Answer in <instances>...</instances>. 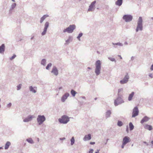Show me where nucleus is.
Returning a JSON list of instances; mask_svg holds the SVG:
<instances>
[{
  "instance_id": "nucleus-7",
  "label": "nucleus",
  "mask_w": 153,
  "mask_h": 153,
  "mask_svg": "<svg viewBox=\"0 0 153 153\" xmlns=\"http://www.w3.org/2000/svg\"><path fill=\"white\" fill-rule=\"evenodd\" d=\"M139 110L137 106L135 107L133 109L132 113V117H134L138 115Z\"/></svg>"
},
{
  "instance_id": "nucleus-41",
  "label": "nucleus",
  "mask_w": 153,
  "mask_h": 153,
  "mask_svg": "<svg viewBox=\"0 0 153 153\" xmlns=\"http://www.w3.org/2000/svg\"><path fill=\"white\" fill-rule=\"evenodd\" d=\"M126 144L123 143H122V144L121 146V148L122 149H123L124 148V146L125 145H126Z\"/></svg>"
},
{
  "instance_id": "nucleus-40",
  "label": "nucleus",
  "mask_w": 153,
  "mask_h": 153,
  "mask_svg": "<svg viewBox=\"0 0 153 153\" xmlns=\"http://www.w3.org/2000/svg\"><path fill=\"white\" fill-rule=\"evenodd\" d=\"M16 4L15 3H14L12 4V7L13 8H14L16 6Z\"/></svg>"
},
{
  "instance_id": "nucleus-15",
  "label": "nucleus",
  "mask_w": 153,
  "mask_h": 153,
  "mask_svg": "<svg viewBox=\"0 0 153 153\" xmlns=\"http://www.w3.org/2000/svg\"><path fill=\"white\" fill-rule=\"evenodd\" d=\"M91 135L90 134L85 135L83 138V140L84 141H88L91 139Z\"/></svg>"
},
{
  "instance_id": "nucleus-61",
  "label": "nucleus",
  "mask_w": 153,
  "mask_h": 153,
  "mask_svg": "<svg viewBox=\"0 0 153 153\" xmlns=\"http://www.w3.org/2000/svg\"><path fill=\"white\" fill-rule=\"evenodd\" d=\"M88 69H91V68H88Z\"/></svg>"
},
{
  "instance_id": "nucleus-12",
  "label": "nucleus",
  "mask_w": 153,
  "mask_h": 153,
  "mask_svg": "<svg viewBox=\"0 0 153 153\" xmlns=\"http://www.w3.org/2000/svg\"><path fill=\"white\" fill-rule=\"evenodd\" d=\"M130 141V138L128 136H125L123 139L122 143L126 144L127 143L129 142Z\"/></svg>"
},
{
  "instance_id": "nucleus-10",
  "label": "nucleus",
  "mask_w": 153,
  "mask_h": 153,
  "mask_svg": "<svg viewBox=\"0 0 153 153\" xmlns=\"http://www.w3.org/2000/svg\"><path fill=\"white\" fill-rule=\"evenodd\" d=\"M69 96V94L68 92L65 93L62 97L61 98V101L64 102L66 100L68 97Z\"/></svg>"
},
{
  "instance_id": "nucleus-48",
  "label": "nucleus",
  "mask_w": 153,
  "mask_h": 153,
  "mask_svg": "<svg viewBox=\"0 0 153 153\" xmlns=\"http://www.w3.org/2000/svg\"><path fill=\"white\" fill-rule=\"evenodd\" d=\"M122 90V89H119L118 90V93L119 94V93Z\"/></svg>"
},
{
  "instance_id": "nucleus-3",
  "label": "nucleus",
  "mask_w": 153,
  "mask_h": 153,
  "mask_svg": "<svg viewBox=\"0 0 153 153\" xmlns=\"http://www.w3.org/2000/svg\"><path fill=\"white\" fill-rule=\"evenodd\" d=\"M46 120V118L44 115H38L37 118V121L39 125H41Z\"/></svg>"
},
{
  "instance_id": "nucleus-30",
  "label": "nucleus",
  "mask_w": 153,
  "mask_h": 153,
  "mask_svg": "<svg viewBox=\"0 0 153 153\" xmlns=\"http://www.w3.org/2000/svg\"><path fill=\"white\" fill-rule=\"evenodd\" d=\"M117 126L119 127H121L123 125V123L121 121L118 120L117 122Z\"/></svg>"
},
{
  "instance_id": "nucleus-37",
  "label": "nucleus",
  "mask_w": 153,
  "mask_h": 153,
  "mask_svg": "<svg viewBox=\"0 0 153 153\" xmlns=\"http://www.w3.org/2000/svg\"><path fill=\"white\" fill-rule=\"evenodd\" d=\"M46 31H47V30H45V29H44V31L42 32V35H44L45 34V33H46Z\"/></svg>"
},
{
  "instance_id": "nucleus-53",
  "label": "nucleus",
  "mask_w": 153,
  "mask_h": 153,
  "mask_svg": "<svg viewBox=\"0 0 153 153\" xmlns=\"http://www.w3.org/2000/svg\"><path fill=\"white\" fill-rule=\"evenodd\" d=\"M62 87H60L59 88H58V89H59V90H60V89H62Z\"/></svg>"
},
{
  "instance_id": "nucleus-39",
  "label": "nucleus",
  "mask_w": 153,
  "mask_h": 153,
  "mask_svg": "<svg viewBox=\"0 0 153 153\" xmlns=\"http://www.w3.org/2000/svg\"><path fill=\"white\" fill-rule=\"evenodd\" d=\"M93 150L92 149H90L88 153H93Z\"/></svg>"
},
{
  "instance_id": "nucleus-60",
  "label": "nucleus",
  "mask_w": 153,
  "mask_h": 153,
  "mask_svg": "<svg viewBox=\"0 0 153 153\" xmlns=\"http://www.w3.org/2000/svg\"><path fill=\"white\" fill-rule=\"evenodd\" d=\"M3 149V148L2 147H0V150L1 149Z\"/></svg>"
},
{
  "instance_id": "nucleus-20",
  "label": "nucleus",
  "mask_w": 153,
  "mask_h": 153,
  "mask_svg": "<svg viewBox=\"0 0 153 153\" xmlns=\"http://www.w3.org/2000/svg\"><path fill=\"white\" fill-rule=\"evenodd\" d=\"M134 92L133 91L131 92V94H129V97H128V100L129 101H130L132 100V97L134 95Z\"/></svg>"
},
{
  "instance_id": "nucleus-26",
  "label": "nucleus",
  "mask_w": 153,
  "mask_h": 153,
  "mask_svg": "<svg viewBox=\"0 0 153 153\" xmlns=\"http://www.w3.org/2000/svg\"><path fill=\"white\" fill-rule=\"evenodd\" d=\"M122 1L123 0H117L116 2V4L119 6H120L122 4Z\"/></svg>"
},
{
  "instance_id": "nucleus-63",
  "label": "nucleus",
  "mask_w": 153,
  "mask_h": 153,
  "mask_svg": "<svg viewBox=\"0 0 153 153\" xmlns=\"http://www.w3.org/2000/svg\"><path fill=\"white\" fill-rule=\"evenodd\" d=\"M12 1L13 2L15 1V0H12Z\"/></svg>"
},
{
  "instance_id": "nucleus-21",
  "label": "nucleus",
  "mask_w": 153,
  "mask_h": 153,
  "mask_svg": "<svg viewBox=\"0 0 153 153\" xmlns=\"http://www.w3.org/2000/svg\"><path fill=\"white\" fill-rule=\"evenodd\" d=\"M144 128L146 129H148L149 130H151L152 129V127L151 126L148 124H146L144 126Z\"/></svg>"
},
{
  "instance_id": "nucleus-32",
  "label": "nucleus",
  "mask_w": 153,
  "mask_h": 153,
  "mask_svg": "<svg viewBox=\"0 0 153 153\" xmlns=\"http://www.w3.org/2000/svg\"><path fill=\"white\" fill-rule=\"evenodd\" d=\"M22 86V85L21 84H19V85L17 86V90H19L21 88V87Z\"/></svg>"
},
{
  "instance_id": "nucleus-44",
  "label": "nucleus",
  "mask_w": 153,
  "mask_h": 153,
  "mask_svg": "<svg viewBox=\"0 0 153 153\" xmlns=\"http://www.w3.org/2000/svg\"><path fill=\"white\" fill-rule=\"evenodd\" d=\"M52 64L51 63H50L47 65L46 67H51L52 66Z\"/></svg>"
},
{
  "instance_id": "nucleus-16",
  "label": "nucleus",
  "mask_w": 153,
  "mask_h": 153,
  "mask_svg": "<svg viewBox=\"0 0 153 153\" xmlns=\"http://www.w3.org/2000/svg\"><path fill=\"white\" fill-rule=\"evenodd\" d=\"M51 72L55 76H57L58 74V70L56 68H53Z\"/></svg>"
},
{
  "instance_id": "nucleus-49",
  "label": "nucleus",
  "mask_w": 153,
  "mask_h": 153,
  "mask_svg": "<svg viewBox=\"0 0 153 153\" xmlns=\"http://www.w3.org/2000/svg\"><path fill=\"white\" fill-rule=\"evenodd\" d=\"M118 56L120 57V59H122V58L120 55H118Z\"/></svg>"
},
{
  "instance_id": "nucleus-50",
  "label": "nucleus",
  "mask_w": 153,
  "mask_h": 153,
  "mask_svg": "<svg viewBox=\"0 0 153 153\" xmlns=\"http://www.w3.org/2000/svg\"><path fill=\"white\" fill-rule=\"evenodd\" d=\"M143 143H145V144H146L147 146H148L149 145L146 142L144 141L143 142Z\"/></svg>"
},
{
  "instance_id": "nucleus-54",
  "label": "nucleus",
  "mask_w": 153,
  "mask_h": 153,
  "mask_svg": "<svg viewBox=\"0 0 153 153\" xmlns=\"http://www.w3.org/2000/svg\"><path fill=\"white\" fill-rule=\"evenodd\" d=\"M99 151H100V150H97V152H95V153H99Z\"/></svg>"
},
{
  "instance_id": "nucleus-23",
  "label": "nucleus",
  "mask_w": 153,
  "mask_h": 153,
  "mask_svg": "<svg viewBox=\"0 0 153 153\" xmlns=\"http://www.w3.org/2000/svg\"><path fill=\"white\" fill-rule=\"evenodd\" d=\"M48 15H44L41 18L40 21V22L42 23L43 22V21L48 17Z\"/></svg>"
},
{
  "instance_id": "nucleus-14",
  "label": "nucleus",
  "mask_w": 153,
  "mask_h": 153,
  "mask_svg": "<svg viewBox=\"0 0 153 153\" xmlns=\"http://www.w3.org/2000/svg\"><path fill=\"white\" fill-rule=\"evenodd\" d=\"M150 119V118L147 116H145L140 121V123L141 124H143L144 123L147 122Z\"/></svg>"
},
{
  "instance_id": "nucleus-46",
  "label": "nucleus",
  "mask_w": 153,
  "mask_h": 153,
  "mask_svg": "<svg viewBox=\"0 0 153 153\" xmlns=\"http://www.w3.org/2000/svg\"><path fill=\"white\" fill-rule=\"evenodd\" d=\"M90 144L91 145H94L95 144V142H90Z\"/></svg>"
},
{
  "instance_id": "nucleus-42",
  "label": "nucleus",
  "mask_w": 153,
  "mask_h": 153,
  "mask_svg": "<svg viewBox=\"0 0 153 153\" xmlns=\"http://www.w3.org/2000/svg\"><path fill=\"white\" fill-rule=\"evenodd\" d=\"M149 76L151 78H153V76H152V74H149Z\"/></svg>"
},
{
  "instance_id": "nucleus-45",
  "label": "nucleus",
  "mask_w": 153,
  "mask_h": 153,
  "mask_svg": "<svg viewBox=\"0 0 153 153\" xmlns=\"http://www.w3.org/2000/svg\"><path fill=\"white\" fill-rule=\"evenodd\" d=\"M70 40V39L69 38V39H68V40H67L66 41V43L67 44H68V43L69 42Z\"/></svg>"
},
{
  "instance_id": "nucleus-31",
  "label": "nucleus",
  "mask_w": 153,
  "mask_h": 153,
  "mask_svg": "<svg viewBox=\"0 0 153 153\" xmlns=\"http://www.w3.org/2000/svg\"><path fill=\"white\" fill-rule=\"evenodd\" d=\"M49 26V23L48 22H46L45 24L44 29L47 30Z\"/></svg>"
},
{
  "instance_id": "nucleus-22",
  "label": "nucleus",
  "mask_w": 153,
  "mask_h": 153,
  "mask_svg": "<svg viewBox=\"0 0 153 153\" xmlns=\"http://www.w3.org/2000/svg\"><path fill=\"white\" fill-rule=\"evenodd\" d=\"M5 46L4 44H2L0 46V53H3L4 51Z\"/></svg>"
},
{
  "instance_id": "nucleus-43",
  "label": "nucleus",
  "mask_w": 153,
  "mask_h": 153,
  "mask_svg": "<svg viewBox=\"0 0 153 153\" xmlns=\"http://www.w3.org/2000/svg\"><path fill=\"white\" fill-rule=\"evenodd\" d=\"M65 137H62V138H59V140H65Z\"/></svg>"
},
{
  "instance_id": "nucleus-64",
  "label": "nucleus",
  "mask_w": 153,
  "mask_h": 153,
  "mask_svg": "<svg viewBox=\"0 0 153 153\" xmlns=\"http://www.w3.org/2000/svg\"><path fill=\"white\" fill-rule=\"evenodd\" d=\"M151 67H153V64L152 65Z\"/></svg>"
},
{
  "instance_id": "nucleus-6",
  "label": "nucleus",
  "mask_w": 153,
  "mask_h": 153,
  "mask_svg": "<svg viewBox=\"0 0 153 153\" xmlns=\"http://www.w3.org/2000/svg\"><path fill=\"white\" fill-rule=\"evenodd\" d=\"M129 79V76L128 73H127L123 79L120 81V83L122 84L126 83L128 81Z\"/></svg>"
},
{
  "instance_id": "nucleus-51",
  "label": "nucleus",
  "mask_w": 153,
  "mask_h": 153,
  "mask_svg": "<svg viewBox=\"0 0 153 153\" xmlns=\"http://www.w3.org/2000/svg\"><path fill=\"white\" fill-rule=\"evenodd\" d=\"M126 131L127 132H128V126H127Z\"/></svg>"
},
{
  "instance_id": "nucleus-19",
  "label": "nucleus",
  "mask_w": 153,
  "mask_h": 153,
  "mask_svg": "<svg viewBox=\"0 0 153 153\" xmlns=\"http://www.w3.org/2000/svg\"><path fill=\"white\" fill-rule=\"evenodd\" d=\"M11 143L9 141H7L5 144L4 149H7L9 147V146L10 145Z\"/></svg>"
},
{
  "instance_id": "nucleus-29",
  "label": "nucleus",
  "mask_w": 153,
  "mask_h": 153,
  "mask_svg": "<svg viewBox=\"0 0 153 153\" xmlns=\"http://www.w3.org/2000/svg\"><path fill=\"white\" fill-rule=\"evenodd\" d=\"M71 146L73 145L75 142L74 138V137H72L71 139Z\"/></svg>"
},
{
  "instance_id": "nucleus-34",
  "label": "nucleus",
  "mask_w": 153,
  "mask_h": 153,
  "mask_svg": "<svg viewBox=\"0 0 153 153\" xmlns=\"http://www.w3.org/2000/svg\"><path fill=\"white\" fill-rule=\"evenodd\" d=\"M16 56L15 54H14L13 55L11 58H10V60H12L14 59Z\"/></svg>"
},
{
  "instance_id": "nucleus-2",
  "label": "nucleus",
  "mask_w": 153,
  "mask_h": 153,
  "mask_svg": "<svg viewBox=\"0 0 153 153\" xmlns=\"http://www.w3.org/2000/svg\"><path fill=\"white\" fill-rule=\"evenodd\" d=\"M118 97L114 101V104L115 106L120 105L124 102L122 99V96L119 94H118Z\"/></svg>"
},
{
  "instance_id": "nucleus-1",
  "label": "nucleus",
  "mask_w": 153,
  "mask_h": 153,
  "mask_svg": "<svg viewBox=\"0 0 153 153\" xmlns=\"http://www.w3.org/2000/svg\"><path fill=\"white\" fill-rule=\"evenodd\" d=\"M58 120L60 123L65 124L69 121L70 117L66 115H63L61 118L59 119Z\"/></svg>"
},
{
  "instance_id": "nucleus-33",
  "label": "nucleus",
  "mask_w": 153,
  "mask_h": 153,
  "mask_svg": "<svg viewBox=\"0 0 153 153\" xmlns=\"http://www.w3.org/2000/svg\"><path fill=\"white\" fill-rule=\"evenodd\" d=\"M46 60L45 59H42L41 61V64L44 66L46 63Z\"/></svg>"
},
{
  "instance_id": "nucleus-38",
  "label": "nucleus",
  "mask_w": 153,
  "mask_h": 153,
  "mask_svg": "<svg viewBox=\"0 0 153 153\" xmlns=\"http://www.w3.org/2000/svg\"><path fill=\"white\" fill-rule=\"evenodd\" d=\"M12 105V104L11 103H9V104H8L7 105V107L8 108H10V107Z\"/></svg>"
},
{
  "instance_id": "nucleus-47",
  "label": "nucleus",
  "mask_w": 153,
  "mask_h": 153,
  "mask_svg": "<svg viewBox=\"0 0 153 153\" xmlns=\"http://www.w3.org/2000/svg\"><path fill=\"white\" fill-rule=\"evenodd\" d=\"M83 102H79V104L80 106L82 105Z\"/></svg>"
},
{
  "instance_id": "nucleus-4",
  "label": "nucleus",
  "mask_w": 153,
  "mask_h": 153,
  "mask_svg": "<svg viewBox=\"0 0 153 153\" xmlns=\"http://www.w3.org/2000/svg\"><path fill=\"white\" fill-rule=\"evenodd\" d=\"M142 19L141 17H140L137 22V26L136 29V31L137 32L139 30H142Z\"/></svg>"
},
{
  "instance_id": "nucleus-58",
  "label": "nucleus",
  "mask_w": 153,
  "mask_h": 153,
  "mask_svg": "<svg viewBox=\"0 0 153 153\" xmlns=\"http://www.w3.org/2000/svg\"><path fill=\"white\" fill-rule=\"evenodd\" d=\"M151 143L152 144H153V140L151 141Z\"/></svg>"
},
{
  "instance_id": "nucleus-36",
  "label": "nucleus",
  "mask_w": 153,
  "mask_h": 153,
  "mask_svg": "<svg viewBox=\"0 0 153 153\" xmlns=\"http://www.w3.org/2000/svg\"><path fill=\"white\" fill-rule=\"evenodd\" d=\"M109 59L110 60H111V61H114V62H116V60H115V59L114 58H111V57H110L109 58Z\"/></svg>"
},
{
  "instance_id": "nucleus-8",
  "label": "nucleus",
  "mask_w": 153,
  "mask_h": 153,
  "mask_svg": "<svg viewBox=\"0 0 153 153\" xmlns=\"http://www.w3.org/2000/svg\"><path fill=\"white\" fill-rule=\"evenodd\" d=\"M123 19L126 22H128L132 20V17L130 15H125L123 16Z\"/></svg>"
},
{
  "instance_id": "nucleus-17",
  "label": "nucleus",
  "mask_w": 153,
  "mask_h": 153,
  "mask_svg": "<svg viewBox=\"0 0 153 153\" xmlns=\"http://www.w3.org/2000/svg\"><path fill=\"white\" fill-rule=\"evenodd\" d=\"M111 114V111L110 110H107L105 113V117L106 119L110 117Z\"/></svg>"
},
{
  "instance_id": "nucleus-18",
  "label": "nucleus",
  "mask_w": 153,
  "mask_h": 153,
  "mask_svg": "<svg viewBox=\"0 0 153 153\" xmlns=\"http://www.w3.org/2000/svg\"><path fill=\"white\" fill-rule=\"evenodd\" d=\"M101 68H96L95 72L97 76L100 74V73Z\"/></svg>"
},
{
  "instance_id": "nucleus-25",
  "label": "nucleus",
  "mask_w": 153,
  "mask_h": 153,
  "mask_svg": "<svg viewBox=\"0 0 153 153\" xmlns=\"http://www.w3.org/2000/svg\"><path fill=\"white\" fill-rule=\"evenodd\" d=\"M101 62L100 61L97 60L96 61L95 63L96 67H100L101 66Z\"/></svg>"
},
{
  "instance_id": "nucleus-5",
  "label": "nucleus",
  "mask_w": 153,
  "mask_h": 153,
  "mask_svg": "<svg viewBox=\"0 0 153 153\" xmlns=\"http://www.w3.org/2000/svg\"><path fill=\"white\" fill-rule=\"evenodd\" d=\"M75 26L74 25H70L68 28L64 29L63 32L64 33L67 32L68 33H71L75 28Z\"/></svg>"
},
{
  "instance_id": "nucleus-35",
  "label": "nucleus",
  "mask_w": 153,
  "mask_h": 153,
  "mask_svg": "<svg viewBox=\"0 0 153 153\" xmlns=\"http://www.w3.org/2000/svg\"><path fill=\"white\" fill-rule=\"evenodd\" d=\"M82 35V33H80L78 36H77V38L79 39V40H80V38L81 37Z\"/></svg>"
},
{
  "instance_id": "nucleus-11",
  "label": "nucleus",
  "mask_w": 153,
  "mask_h": 153,
  "mask_svg": "<svg viewBox=\"0 0 153 153\" xmlns=\"http://www.w3.org/2000/svg\"><path fill=\"white\" fill-rule=\"evenodd\" d=\"M96 3L95 1L93 2L89 6V8L88 9V11H92L94 10V7L95 6V4Z\"/></svg>"
},
{
  "instance_id": "nucleus-52",
  "label": "nucleus",
  "mask_w": 153,
  "mask_h": 153,
  "mask_svg": "<svg viewBox=\"0 0 153 153\" xmlns=\"http://www.w3.org/2000/svg\"><path fill=\"white\" fill-rule=\"evenodd\" d=\"M81 97H82L83 99H85V96H82Z\"/></svg>"
},
{
  "instance_id": "nucleus-28",
  "label": "nucleus",
  "mask_w": 153,
  "mask_h": 153,
  "mask_svg": "<svg viewBox=\"0 0 153 153\" xmlns=\"http://www.w3.org/2000/svg\"><path fill=\"white\" fill-rule=\"evenodd\" d=\"M71 93L72 95L74 97L75 96L76 94L77 93L73 89H72L71 91Z\"/></svg>"
},
{
  "instance_id": "nucleus-56",
  "label": "nucleus",
  "mask_w": 153,
  "mask_h": 153,
  "mask_svg": "<svg viewBox=\"0 0 153 153\" xmlns=\"http://www.w3.org/2000/svg\"><path fill=\"white\" fill-rule=\"evenodd\" d=\"M150 70L151 71H153V68H151Z\"/></svg>"
},
{
  "instance_id": "nucleus-62",
  "label": "nucleus",
  "mask_w": 153,
  "mask_h": 153,
  "mask_svg": "<svg viewBox=\"0 0 153 153\" xmlns=\"http://www.w3.org/2000/svg\"><path fill=\"white\" fill-rule=\"evenodd\" d=\"M39 141V138H38V141Z\"/></svg>"
},
{
  "instance_id": "nucleus-9",
  "label": "nucleus",
  "mask_w": 153,
  "mask_h": 153,
  "mask_svg": "<svg viewBox=\"0 0 153 153\" xmlns=\"http://www.w3.org/2000/svg\"><path fill=\"white\" fill-rule=\"evenodd\" d=\"M34 118H35V116L34 115H29L24 119L23 121L24 122H28L32 120V119Z\"/></svg>"
},
{
  "instance_id": "nucleus-24",
  "label": "nucleus",
  "mask_w": 153,
  "mask_h": 153,
  "mask_svg": "<svg viewBox=\"0 0 153 153\" xmlns=\"http://www.w3.org/2000/svg\"><path fill=\"white\" fill-rule=\"evenodd\" d=\"M26 141L30 144H33L34 141L32 138H29L26 139Z\"/></svg>"
},
{
  "instance_id": "nucleus-13",
  "label": "nucleus",
  "mask_w": 153,
  "mask_h": 153,
  "mask_svg": "<svg viewBox=\"0 0 153 153\" xmlns=\"http://www.w3.org/2000/svg\"><path fill=\"white\" fill-rule=\"evenodd\" d=\"M30 91L33 93H35L36 92L37 87H33L31 86L29 87Z\"/></svg>"
},
{
  "instance_id": "nucleus-27",
  "label": "nucleus",
  "mask_w": 153,
  "mask_h": 153,
  "mask_svg": "<svg viewBox=\"0 0 153 153\" xmlns=\"http://www.w3.org/2000/svg\"><path fill=\"white\" fill-rule=\"evenodd\" d=\"M129 127L130 131L132 130L134 128V126L132 123L130 122L129 123Z\"/></svg>"
},
{
  "instance_id": "nucleus-59",
  "label": "nucleus",
  "mask_w": 153,
  "mask_h": 153,
  "mask_svg": "<svg viewBox=\"0 0 153 153\" xmlns=\"http://www.w3.org/2000/svg\"><path fill=\"white\" fill-rule=\"evenodd\" d=\"M97 97H96V98H94V100H97Z\"/></svg>"
},
{
  "instance_id": "nucleus-55",
  "label": "nucleus",
  "mask_w": 153,
  "mask_h": 153,
  "mask_svg": "<svg viewBox=\"0 0 153 153\" xmlns=\"http://www.w3.org/2000/svg\"><path fill=\"white\" fill-rule=\"evenodd\" d=\"M108 140H109V139H107V140H107L106 142L105 143V144H106L107 143V142L108 141Z\"/></svg>"
},
{
  "instance_id": "nucleus-57",
  "label": "nucleus",
  "mask_w": 153,
  "mask_h": 153,
  "mask_svg": "<svg viewBox=\"0 0 153 153\" xmlns=\"http://www.w3.org/2000/svg\"><path fill=\"white\" fill-rule=\"evenodd\" d=\"M46 68V69H47V70H49L50 68Z\"/></svg>"
}]
</instances>
